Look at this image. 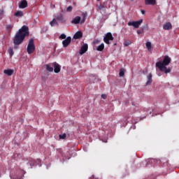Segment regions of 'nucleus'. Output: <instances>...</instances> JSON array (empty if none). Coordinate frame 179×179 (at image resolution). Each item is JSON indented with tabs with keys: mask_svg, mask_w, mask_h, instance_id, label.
<instances>
[{
	"mask_svg": "<svg viewBox=\"0 0 179 179\" xmlns=\"http://www.w3.org/2000/svg\"><path fill=\"white\" fill-rule=\"evenodd\" d=\"M30 35L29 27L23 25L21 29L15 34L13 38V44L15 50L19 48V45L24 41V38Z\"/></svg>",
	"mask_w": 179,
	"mask_h": 179,
	"instance_id": "f257e3e1",
	"label": "nucleus"
},
{
	"mask_svg": "<svg viewBox=\"0 0 179 179\" xmlns=\"http://www.w3.org/2000/svg\"><path fill=\"white\" fill-rule=\"evenodd\" d=\"M171 62V58L168 55H165L162 62H157L156 63V67L159 68L161 72H164V73H170L171 72V68H167L168 65H170Z\"/></svg>",
	"mask_w": 179,
	"mask_h": 179,
	"instance_id": "f03ea898",
	"label": "nucleus"
},
{
	"mask_svg": "<svg viewBox=\"0 0 179 179\" xmlns=\"http://www.w3.org/2000/svg\"><path fill=\"white\" fill-rule=\"evenodd\" d=\"M36 50V45H34V39L31 38L29 41L28 45L27 48V53L30 55Z\"/></svg>",
	"mask_w": 179,
	"mask_h": 179,
	"instance_id": "7ed1b4c3",
	"label": "nucleus"
},
{
	"mask_svg": "<svg viewBox=\"0 0 179 179\" xmlns=\"http://www.w3.org/2000/svg\"><path fill=\"white\" fill-rule=\"evenodd\" d=\"M113 40H114V37L110 32H108L103 38V41L106 44H110V41H113Z\"/></svg>",
	"mask_w": 179,
	"mask_h": 179,
	"instance_id": "20e7f679",
	"label": "nucleus"
},
{
	"mask_svg": "<svg viewBox=\"0 0 179 179\" xmlns=\"http://www.w3.org/2000/svg\"><path fill=\"white\" fill-rule=\"evenodd\" d=\"M143 23V20H140L138 21H132L128 22V26H133L135 29H138L140 26V24H142Z\"/></svg>",
	"mask_w": 179,
	"mask_h": 179,
	"instance_id": "39448f33",
	"label": "nucleus"
},
{
	"mask_svg": "<svg viewBox=\"0 0 179 179\" xmlns=\"http://www.w3.org/2000/svg\"><path fill=\"white\" fill-rule=\"evenodd\" d=\"M80 19L81 17L80 16H76L71 21V23H73L74 24H79V23H80V24H83V23H85V18L83 17L81 21Z\"/></svg>",
	"mask_w": 179,
	"mask_h": 179,
	"instance_id": "423d86ee",
	"label": "nucleus"
},
{
	"mask_svg": "<svg viewBox=\"0 0 179 179\" xmlns=\"http://www.w3.org/2000/svg\"><path fill=\"white\" fill-rule=\"evenodd\" d=\"M72 41V38L71 36H68L66 39L62 41V45L64 48H66L71 42Z\"/></svg>",
	"mask_w": 179,
	"mask_h": 179,
	"instance_id": "0eeeda50",
	"label": "nucleus"
},
{
	"mask_svg": "<svg viewBox=\"0 0 179 179\" xmlns=\"http://www.w3.org/2000/svg\"><path fill=\"white\" fill-rule=\"evenodd\" d=\"M89 48V45L87 43L84 44L80 49L79 54L80 55H83V54L86 53L87 52V50Z\"/></svg>",
	"mask_w": 179,
	"mask_h": 179,
	"instance_id": "6e6552de",
	"label": "nucleus"
},
{
	"mask_svg": "<svg viewBox=\"0 0 179 179\" xmlns=\"http://www.w3.org/2000/svg\"><path fill=\"white\" fill-rule=\"evenodd\" d=\"M53 68L55 73H59L61 72V66L58 63L53 62Z\"/></svg>",
	"mask_w": 179,
	"mask_h": 179,
	"instance_id": "1a4fd4ad",
	"label": "nucleus"
},
{
	"mask_svg": "<svg viewBox=\"0 0 179 179\" xmlns=\"http://www.w3.org/2000/svg\"><path fill=\"white\" fill-rule=\"evenodd\" d=\"M45 69L48 72H53L54 71V62L45 64Z\"/></svg>",
	"mask_w": 179,
	"mask_h": 179,
	"instance_id": "9d476101",
	"label": "nucleus"
},
{
	"mask_svg": "<svg viewBox=\"0 0 179 179\" xmlns=\"http://www.w3.org/2000/svg\"><path fill=\"white\" fill-rule=\"evenodd\" d=\"M83 37V34L80 31H77L73 36L74 40H79V38H82Z\"/></svg>",
	"mask_w": 179,
	"mask_h": 179,
	"instance_id": "9b49d317",
	"label": "nucleus"
},
{
	"mask_svg": "<svg viewBox=\"0 0 179 179\" xmlns=\"http://www.w3.org/2000/svg\"><path fill=\"white\" fill-rule=\"evenodd\" d=\"M19 8L20 9H24V8H27V1L22 0L19 3Z\"/></svg>",
	"mask_w": 179,
	"mask_h": 179,
	"instance_id": "f8f14e48",
	"label": "nucleus"
},
{
	"mask_svg": "<svg viewBox=\"0 0 179 179\" xmlns=\"http://www.w3.org/2000/svg\"><path fill=\"white\" fill-rule=\"evenodd\" d=\"M164 30H171L173 29V25H171V22H166L163 25Z\"/></svg>",
	"mask_w": 179,
	"mask_h": 179,
	"instance_id": "ddd939ff",
	"label": "nucleus"
},
{
	"mask_svg": "<svg viewBox=\"0 0 179 179\" xmlns=\"http://www.w3.org/2000/svg\"><path fill=\"white\" fill-rule=\"evenodd\" d=\"M56 19L59 22H61V23H65V22H66V20H65V18H64V15H62V14L57 15L56 17Z\"/></svg>",
	"mask_w": 179,
	"mask_h": 179,
	"instance_id": "4468645a",
	"label": "nucleus"
},
{
	"mask_svg": "<svg viewBox=\"0 0 179 179\" xmlns=\"http://www.w3.org/2000/svg\"><path fill=\"white\" fill-rule=\"evenodd\" d=\"M13 69H6L3 71V73L6 75H8V76H12V75H13Z\"/></svg>",
	"mask_w": 179,
	"mask_h": 179,
	"instance_id": "2eb2a0df",
	"label": "nucleus"
},
{
	"mask_svg": "<svg viewBox=\"0 0 179 179\" xmlns=\"http://www.w3.org/2000/svg\"><path fill=\"white\" fill-rule=\"evenodd\" d=\"M147 79H148V81L146 83V85L147 86H149V85H152V73H149L147 76Z\"/></svg>",
	"mask_w": 179,
	"mask_h": 179,
	"instance_id": "dca6fc26",
	"label": "nucleus"
},
{
	"mask_svg": "<svg viewBox=\"0 0 179 179\" xmlns=\"http://www.w3.org/2000/svg\"><path fill=\"white\" fill-rule=\"evenodd\" d=\"M145 5H156V0H145Z\"/></svg>",
	"mask_w": 179,
	"mask_h": 179,
	"instance_id": "f3484780",
	"label": "nucleus"
},
{
	"mask_svg": "<svg viewBox=\"0 0 179 179\" xmlns=\"http://www.w3.org/2000/svg\"><path fill=\"white\" fill-rule=\"evenodd\" d=\"M50 24L52 27H54V26H58V22H57V20L54 18L50 22Z\"/></svg>",
	"mask_w": 179,
	"mask_h": 179,
	"instance_id": "a211bd4d",
	"label": "nucleus"
},
{
	"mask_svg": "<svg viewBox=\"0 0 179 179\" xmlns=\"http://www.w3.org/2000/svg\"><path fill=\"white\" fill-rule=\"evenodd\" d=\"M15 16H16L17 17H22V16H23V11L22 10H18L16 13H15Z\"/></svg>",
	"mask_w": 179,
	"mask_h": 179,
	"instance_id": "6ab92c4d",
	"label": "nucleus"
},
{
	"mask_svg": "<svg viewBox=\"0 0 179 179\" xmlns=\"http://www.w3.org/2000/svg\"><path fill=\"white\" fill-rule=\"evenodd\" d=\"M8 52L10 57V58H12V57H13V55L15 54V52H13V48H10L8 50Z\"/></svg>",
	"mask_w": 179,
	"mask_h": 179,
	"instance_id": "aec40b11",
	"label": "nucleus"
},
{
	"mask_svg": "<svg viewBox=\"0 0 179 179\" xmlns=\"http://www.w3.org/2000/svg\"><path fill=\"white\" fill-rule=\"evenodd\" d=\"M145 47L147 48V49L148 50V51H150V50H152V43H150V42H146V43H145Z\"/></svg>",
	"mask_w": 179,
	"mask_h": 179,
	"instance_id": "412c9836",
	"label": "nucleus"
},
{
	"mask_svg": "<svg viewBox=\"0 0 179 179\" xmlns=\"http://www.w3.org/2000/svg\"><path fill=\"white\" fill-rule=\"evenodd\" d=\"M29 164L31 166V169L33 168V166H36V159H31L29 160Z\"/></svg>",
	"mask_w": 179,
	"mask_h": 179,
	"instance_id": "4be33fe9",
	"label": "nucleus"
},
{
	"mask_svg": "<svg viewBox=\"0 0 179 179\" xmlns=\"http://www.w3.org/2000/svg\"><path fill=\"white\" fill-rule=\"evenodd\" d=\"M96 50L97 51H103V50H104V43H101L100 45H99Z\"/></svg>",
	"mask_w": 179,
	"mask_h": 179,
	"instance_id": "5701e85b",
	"label": "nucleus"
},
{
	"mask_svg": "<svg viewBox=\"0 0 179 179\" xmlns=\"http://www.w3.org/2000/svg\"><path fill=\"white\" fill-rule=\"evenodd\" d=\"M124 75H125V70L124 69H121L120 70L119 76H120V78H122Z\"/></svg>",
	"mask_w": 179,
	"mask_h": 179,
	"instance_id": "b1692460",
	"label": "nucleus"
},
{
	"mask_svg": "<svg viewBox=\"0 0 179 179\" xmlns=\"http://www.w3.org/2000/svg\"><path fill=\"white\" fill-rule=\"evenodd\" d=\"M132 43L130 41H125L124 43V47H128V45H131Z\"/></svg>",
	"mask_w": 179,
	"mask_h": 179,
	"instance_id": "393cba45",
	"label": "nucleus"
},
{
	"mask_svg": "<svg viewBox=\"0 0 179 179\" xmlns=\"http://www.w3.org/2000/svg\"><path fill=\"white\" fill-rule=\"evenodd\" d=\"M98 10H103L104 9V4L97 5Z\"/></svg>",
	"mask_w": 179,
	"mask_h": 179,
	"instance_id": "a878e982",
	"label": "nucleus"
},
{
	"mask_svg": "<svg viewBox=\"0 0 179 179\" xmlns=\"http://www.w3.org/2000/svg\"><path fill=\"white\" fill-rule=\"evenodd\" d=\"M59 138V139H65V138H66V134H60Z\"/></svg>",
	"mask_w": 179,
	"mask_h": 179,
	"instance_id": "bb28decb",
	"label": "nucleus"
},
{
	"mask_svg": "<svg viewBox=\"0 0 179 179\" xmlns=\"http://www.w3.org/2000/svg\"><path fill=\"white\" fill-rule=\"evenodd\" d=\"M13 28V26L12 24H7L6 25L7 30H12Z\"/></svg>",
	"mask_w": 179,
	"mask_h": 179,
	"instance_id": "cd10ccee",
	"label": "nucleus"
},
{
	"mask_svg": "<svg viewBox=\"0 0 179 179\" xmlns=\"http://www.w3.org/2000/svg\"><path fill=\"white\" fill-rule=\"evenodd\" d=\"M59 38H62V40H65V38H66V35H65V34H62L59 36Z\"/></svg>",
	"mask_w": 179,
	"mask_h": 179,
	"instance_id": "c85d7f7f",
	"label": "nucleus"
},
{
	"mask_svg": "<svg viewBox=\"0 0 179 179\" xmlns=\"http://www.w3.org/2000/svg\"><path fill=\"white\" fill-rule=\"evenodd\" d=\"M72 6H69L67 8H66V11L67 12H72Z\"/></svg>",
	"mask_w": 179,
	"mask_h": 179,
	"instance_id": "c756f323",
	"label": "nucleus"
},
{
	"mask_svg": "<svg viewBox=\"0 0 179 179\" xmlns=\"http://www.w3.org/2000/svg\"><path fill=\"white\" fill-rule=\"evenodd\" d=\"M101 98L103 99L104 100H106V99H107V95L106 94H101Z\"/></svg>",
	"mask_w": 179,
	"mask_h": 179,
	"instance_id": "7c9ffc66",
	"label": "nucleus"
},
{
	"mask_svg": "<svg viewBox=\"0 0 179 179\" xmlns=\"http://www.w3.org/2000/svg\"><path fill=\"white\" fill-rule=\"evenodd\" d=\"M5 13V11L3 10H0V15H3Z\"/></svg>",
	"mask_w": 179,
	"mask_h": 179,
	"instance_id": "2f4dec72",
	"label": "nucleus"
},
{
	"mask_svg": "<svg viewBox=\"0 0 179 179\" xmlns=\"http://www.w3.org/2000/svg\"><path fill=\"white\" fill-rule=\"evenodd\" d=\"M142 15H145V10H141Z\"/></svg>",
	"mask_w": 179,
	"mask_h": 179,
	"instance_id": "473e14b6",
	"label": "nucleus"
},
{
	"mask_svg": "<svg viewBox=\"0 0 179 179\" xmlns=\"http://www.w3.org/2000/svg\"><path fill=\"white\" fill-rule=\"evenodd\" d=\"M137 34H141V31L138 30V31H137Z\"/></svg>",
	"mask_w": 179,
	"mask_h": 179,
	"instance_id": "72a5a7b5",
	"label": "nucleus"
},
{
	"mask_svg": "<svg viewBox=\"0 0 179 179\" xmlns=\"http://www.w3.org/2000/svg\"><path fill=\"white\" fill-rule=\"evenodd\" d=\"M37 162H38L39 163L41 162L40 159H37Z\"/></svg>",
	"mask_w": 179,
	"mask_h": 179,
	"instance_id": "f704fd0d",
	"label": "nucleus"
},
{
	"mask_svg": "<svg viewBox=\"0 0 179 179\" xmlns=\"http://www.w3.org/2000/svg\"><path fill=\"white\" fill-rule=\"evenodd\" d=\"M128 118H129V117H127L126 118V120H128Z\"/></svg>",
	"mask_w": 179,
	"mask_h": 179,
	"instance_id": "c9c22d12",
	"label": "nucleus"
},
{
	"mask_svg": "<svg viewBox=\"0 0 179 179\" xmlns=\"http://www.w3.org/2000/svg\"><path fill=\"white\" fill-rule=\"evenodd\" d=\"M97 1H100V0H97Z\"/></svg>",
	"mask_w": 179,
	"mask_h": 179,
	"instance_id": "e433bc0d",
	"label": "nucleus"
}]
</instances>
